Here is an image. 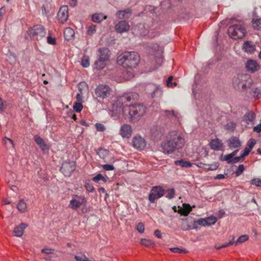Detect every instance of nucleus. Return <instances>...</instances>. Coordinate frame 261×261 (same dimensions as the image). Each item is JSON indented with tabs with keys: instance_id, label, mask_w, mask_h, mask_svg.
Masks as SVG:
<instances>
[{
	"instance_id": "obj_20",
	"label": "nucleus",
	"mask_w": 261,
	"mask_h": 261,
	"mask_svg": "<svg viewBox=\"0 0 261 261\" xmlns=\"http://www.w3.org/2000/svg\"><path fill=\"white\" fill-rule=\"evenodd\" d=\"M35 142L43 151L49 149V146L46 143L44 140L38 135L34 137Z\"/></svg>"
},
{
	"instance_id": "obj_10",
	"label": "nucleus",
	"mask_w": 261,
	"mask_h": 261,
	"mask_svg": "<svg viewBox=\"0 0 261 261\" xmlns=\"http://www.w3.org/2000/svg\"><path fill=\"white\" fill-rule=\"evenodd\" d=\"M196 224H197V221L191 217H188L181 219V228L184 231L196 229Z\"/></svg>"
},
{
	"instance_id": "obj_41",
	"label": "nucleus",
	"mask_w": 261,
	"mask_h": 261,
	"mask_svg": "<svg viewBox=\"0 0 261 261\" xmlns=\"http://www.w3.org/2000/svg\"><path fill=\"white\" fill-rule=\"evenodd\" d=\"M219 166V163L218 162H214L211 164H208V166L206 167V170L207 171H214L216 170L218 168Z\"/></svg>"
},
{
	"instance_id": "obj_2",
	"label": "nucleus",
	"mask_w": 261,
	"mask_h": 261,
	"mask_svg": "<svg viewBox=\"0 0 261 261\" xmlns=\"http://www.w3.org/2000/svg\"><path fill=\"white\" fill-rule=\"evenodd\" d=\"M138 98L139 95L135 92L123 95L112 105L109 114L112 117H119L120 115L127 116V111L128 110L127 102L137 100Z\"/></svg>"
},
{
	"instance_id": "obj_38",
	"label": "nucleus",
	"mask_w": 261,
	"mask_h": 261,
	"mask_svg": "<svg viewBox=\"0 0 261 261\" xmlns=\"http://www.w3.org/2000/svg\"><path fill=\"white\" fill-rule=\"evenodd\" d=\"M97 154L102 159H105L109 154L108 150L104 149H99L97 151Z\"/></svg>"
},
{
	"instance_id": "obj_26",
	"label": "nucleus",
	"mask_w": 261,
	"mask_h": 261,
	"mask_svg": "<svg viewBox=\"0 0 261 261\" xmlns=\"http://www.w3.org/2000/svg\"><path fill=\"white\" fill-rule=\"evenodd\" d=\"M241 143L237 137H232L228 140V146L230 148H238L240 146Z\"/></svg>"
},
{
	"instance_id": "obj_45",
	"label": "nucleus",
	"mask_w": 261,
	"mask_h": 261,
	"mask_svg": "<svg viewBox=\"0 0 261 261\" xmlns=\"http://www.w3.org/2000/svg\"><path fill=\"white\" fill-rule=\"evenodd\" d=\"M245 167L244 165H239V166L238 167V168L234 172L236 176H239L240 175H241L243 173Z\"/></svg>"
},
{
	"instance_id": "obj_33",
	"label": "nucleus",
	"mask_w": 261,
	"mask_h": 261,
	"mask_svg": "<svg viewBox=\"0 0 261 261\" xmlns=\"http://www.w3.org/2000/svg\"><path fill=\"white\" fill-rule=\"evenodd\" d=\"M65 38L67 40H70L74 38V31L70 28H67L64 31Z\"/></svg>"
},
{
	"instance_id": "obj_44",
	"label": "nucleus",
	"mask_w": 261,
	"mask_h": 261,
	"mask_svg": "<svg viewBox=\"0 0 261 261\" xmlns=\"http://www.w3.org/2000/svg\"><path fill=\"white\" fill-rule=\"evenodd\" d=\"M74 258L75 261H90L84 254H78L75 255Z\"/></svg>"
},
{
	"instance_id": "obj_57",
	"label": "nucleus",
	"mask_w": 261,
	"mask_h": 261,
	"mask_svg": "<svg viewBox=\"0 0 261 261\" xmlns=\"http://www.w3.org/2000/svg\"><path fill=\"white\" fill-rule=\"evenodd\" d=\"M95 127L96 130L99 132H103L106 129L105 126L103 124L98 123L95 124Z\"/></svg>"
},
{
	"instance_id": "obj_51",
	"label": "nucleus",
	"mask_w": 261,
	"mask_h": 261,
	"mask_svg": "<svg viewBox=\"0 0 261 261\" xmlns=\"http://www.w3.org/2000/svg\"><path fill=\"white\" fill-rule=\"evenodd\" d=\"M250 184L257 187H261V179L254 178L251 180Z\"/></svg>"
},
{
	"instance_id": "obj_55",
	"label": "nucleus",
	"mask_w": 261,
	"mask_h": 261,
	"mask_svg": "<svg viewBox=\"0 0 261 261\" xmlns=\"http://www.w3.org/2000/svg\"><path fill=\"white\" fill-rule=\"evenodd\" d=\"M85 187L88 191L90 192H93L94 191V188L91 183L86 182Z\"/></svg>"
},
{
	"instance_id": "obj_34",
	"label": "nucleus",
	"mask_w": 261,
	"mask_h": 261,
	"mask_svg": "<svg viewBox=\"0 0 261 261\" xmlns=\"http://www.w3.org/2000/svg\"><path fill=\"white\" fill-rule=\"evenodd\" d=\"M94 65L96 69L97 70H101L106 66V62L98 58V60L95 62Z\"/></svg>"
},
{
	"instance_id": "obj_53",
	"label": "nucleus",
	"mask_w": 261,
	"mask_h": 261,
	"mask_svg": "<svg viewBox=\"0 0 261 261\" xmlns=\"http://www.w3.org/2000/svg\"><path fill=\"white\" fill-rule=\"evenodd\" d=\"M236 127V124L233 122H230L225 125V128L228 130H233Z\"/></svg>"
},
{
	"instance_id": "obj_54",
	"label": "nucleus",
	"mask_w": 261,
	"mask_h": 261,
	"mask_svg": "<svg viewBox=\"0 0 261 261\" xmlns=\"http://www.w3.org/2000/svg\"><path fill=\"white\" fill-rule=\"evenodd\" d=\"M253 25L254 28L258 29L261 28V19H257L253 21Z\"/></svg>"
},
{
	"instance_id": "obj_7",
	"label": "nucleus",
	"mask_w": 261,
	"mask_h": 261,
	"mask_svg": "<svg viewBox=\"0 0 261 261\" xmlns=\"http://www.w3.org/2000/svg\"><path fill=\"white\" fill-rule=\"evenodd\" d=\"M28 35L34 40H40L45 36L44 28L40 25H36L30 28L27 32Z\"/></svg>"
},
{
	"instance_id": "obj_31",
	"label": "nucleus",
	"mask_w": 261,
	"mask_h": 261,
	"mask_svg": "<svg viewBox=\"0 0 261 261\" xmlns=\"http://www.w3.org/2000/svg\"><path fill=\"white\" fill-rule=\"evenodd\" d=\"M2 143L7 149H14V144L11 139L5 137L3 139Z\"/></svg>"
},
{
	"instance_id": "obj_61",
	"label": "nucleus",
	"mask_w": 261,
	"mask_h": 261,
	"mask_svg": "<svg viewBox=\"0 0 261 261\" xmlns=\"http://www.w3.org/2000/svg\"><path fill=\"white\" fill-rule=\"evenodd\" d=\"M47 43L50 44H51V45H54L56 44V39L55 38H53L50 36H48L47 37Z\"/></svg>"
},
{
	"instance_id": "obj_12",
	"label": "nucleus",
	"mask_w": 261,
	"mask_h": 261,
	"mask_svg": "<svg viewBox=\"0 0 261 261\" xmlns=\"http://www.w3.org/2000/svg\"><path fill=\"white\" fill-rule=\"evenodd\" d=\"M75 169V163L73 161L64 162L60 168V171L65 176H70Z\"/></svg>"
},
{
	"instance_id": "obj_16",
	"label": "nucleus",
	"mask_w": 261,
	"mask_h": 261,
	"mask_svg": "<svg viewBox=\"0 0 261 261\" xmlns=\"http://www.w3.org/2000/svg\"><path fill=\"white\" fill-rule=\"evenodd\" d=\"M133 146L137 149H143L146 146V142L143 138L140 136L134 137L132 141Z\"/></svg>"
},
{
	"instance_id": "obj_62",
	"label": "nucleus",
	"mask_w": 261,
	"mask_h": 261,
	"mask_svg": "<svg viewBox=\"0 0 261 261\" xmlns=\"http://www.w3.org/2000/svg\"><path fill=\"white\" fill-rule=\"evenodd\" d=\"M41 251L46 254H52L54 253V250L51 248H44Z\"/></svg>"
},
{
	"instance_id": "obj_43",
	"label": "nucleus",
	"mask_w": 261,
	"mask_h": 261,
	"mask_svg": "<svg viewBox=\"0 0 261 261\" xmlns=\"http://www.w3.org/2000/svg\"><path fill=\"white\" fill-rule=\"evenodd\" d=\"M249 239V237L246 235H242L240 236L235 242V245H238L239 243H242L246 241H247Z\"/></svg>"
},
{
	"instance_id": "obj_28",
	"label": "nucleus",
	"mask_w": 261,
	"mask_h": 261,
	"mask_svg": "<svg viewBox=\"0 0 261 261\" xmlns=\"http://www.w3.org/2000/svg\"><path fill=\"white\" fill-rule=\"evenodd\" d=\"M255 119V114L251 111H247L243 117V120L247 124L253 122Z\"/></svg>"
},
{
	"instance_id": "obj_29",
	"label": "nucleus",
	"mask_w": 261,
	"mask_h": 261,
	"mask_svg": "<svg viewBox=\"0 0 261 261\" xmlns=\"http://www.w3.org/2000/svg\"><path fill=\"white\" fill-rule=\"evenodd\" d=\"M152 49L154 50V51H157L160 55V56L158 58L156 62L159 64V66L161 65L163 62V59L161 57V55L163 51V48L162 47L159 46L157 44L153 45Z\"/></svg>"
},
{
	"instance_id": "obj_58",
	"label": "nucleus",
	"mask_w": 261,
	"mask_h": 261,
	"mask_svg": "<svg viewBox=\"0 0 261 261\" xmlns=\"http://www.w3.org/2000/svg\"><path fill=\"white\" fill-rule=\"evenodd\" d=\"M253 92L254 93V96L259 98L261 96V90L259 88H256L253 90Z\"/></svg>"
},
{
	"instance_id": "obj_47",
	"label": "nucleus",
	"mask_w": 261,
	"mask_h": 261,
	"mask_svg": "<svg viewBox=\"0 0 261 261\" xmlns=\"http://www.w3.org/2000/svg\"><path fill=\"white\" fill-rule=\"evenodd\" d=\"M73 109L77 113L80 112L83 109V106L81 102H75L73 106Z\"/></svg>"
},
{
	"instance_id": "obj_60",
	"label": "nucleus",
	"mask_w": 261,
	"mask_h": 261,
	"mask_svg": "<svg viewBox=\"0 0 261 261\" xmlns=\"http://www.w3.org/2000/svg\"><path fill=\"white\" fill-rule=\"evenodd\" d=\"M195 164L197 167H198L199 168H203L206 170V167L208 166V164H206L203 163L202 162H198V163H195Z\"/></svg>"
},
{
	"instance_id": "obj_5",
	"label": "nucleus",
	"mask_w": 261,
	"mask_h": 261,
	"mask_svg": "<svg viewBox=\"0 0 261 261\" xmlns=\"http://www.w3.org/2000/svg\"><path fill=\"white\" fill-rule=\"evenodd\" d=\"M252 84V80L247 75H239L233 80L234 87L238 90L245 89L247 87H250Z\"/></svg>"
},
{
	"instance_id": "obj_63",
	"label": "nucleus",
	"mask_w": 261,
	"mask_h": 261,
	"mask_svg": "<svg viewBox=\"0 0 261 261\" xmlns=\"http://www.w3.org/2000/svg\"><path fill=\"white\" fill-rule=\"evenodd\" d=\"M6 108L5 102H4L0 97V110L3 111L5 110Z\"/></svg>"
},
{
	"instance_id": "obj_22",
	"label": "nucleus",
	"mask_w": 261,
	"mask_h": 261,
	"mask_svg": "<svg viewBox=\"0 0 261 261\" xmlns=\"http://www.w3.org/2000/svg\"><path fill=\"white\" fill-rule=\"evenodd\" d=\"M27 227V225L24 223H22L19 225L16 226L13 231L14 235L17 237H21L23 234L24 230Z\"/></svg>"
},
{
	"instance_id": "obj_36",
	"label": "nucleus",
	"mask_w": 261,
	"mask_h": 261,
	"mask_svg": "<svg viewBox=\"0 0 261 261\" xmlns=\"http://www.w3.org/2000/svg\"><path fill=\"white\" fill-rule=\"evenodd\" d=\"M233 156L230 154H228L223 156L221 155L220 159L222 161H226L228 164H232V161L233 160Z\"/></svg>"
},
{
	"instance_id": "obj_30",
	"label": "nucleus",
	"mask_w": 261,
	"mask_h": 261,
	"mask_svg": "<svg viewBox=\"0 0 261 261\" xmlns=\"http://www.w3.org/2000/svg\"><path fill=\"white\" fill-rule=\"evenodd\" d=\"M107 17V16L103 13H95L92 15V20L94 22L100 23L103 20L106 19Z\"/></svg>"
},
{
	"instance_id": "obj_52",
	"label": "nucleus",
	"mask_w": 261,
	"mask_h": 261,
	"mask_svg": "<svg viewBox=\"0 0 261 261\" xmlns=\"http://www.w3.org/2000/svg\"><path fill=\"white\" fill-rule=\"evenodd\" d=\"M78 89L80 92H82L83 90H86L88 89L87 85L85 82H81L79 84Z\"/></svg>"
},
{
	"instance_id": "obj_24",
	"label": "nucleus",
	"mask_w": 261,
	"mask_h": 261,
	"mask_svg": "<svg viewBox=\"0 0 261 261\" xmlns=\"http://www.w3.org/2000/svg\"><path fill=\"white\" fill-rule=\"evenodd\" d=\"M243 49L245 52L251 54L255 50V46L253 42L246 41L243 44Z\"/></svg>"
},
{
	"instance_id": "obj_18",
	"label": "nucleus",
	"mask_w": 261,
	"mask_h": 261,
	"mask_svg": "<svg viewBox=\"0 0 261 261\" xmlns=\"http://www.w3.org/2000/svg\"><path fill=\"white\" fill-rule=\"evenodd\" d=\"M129 29V25L125 20L120 21L115 25L116 31L120 33L126 32Z\"/></svg>"
},
{
	"instance_id": "obj_56",
	"label": "nucleus",
	"mask_w": 261,
	"mask_h": 261,
	"mask_svg": "<svg viewBox=\"0 0 261 261\" xmlns=\"http://www.w3.org/2000/svg\"><path fill=\"white\" fill-rule=\"evenodd\" d=\"M137 230L140 233H143L144 231V226L141 222L139 223L136 226Z\"/></svg>"
},
{
	"instance_id": "obj_19",
	"label": "nucleus",
	"mask_w": 261,
	"mask_h": 261,
	"mask_svg": "<svg viewBox=\"0 0 261 261\" xmlns=\"http://www.w3.org/2000/svg\"><path fill=\"white\" fill-rule=\"evenodd\" d=\"M132 133L131 126L128 124H123L121 126L120 129V134L123 138H129Z\"/></svg>"
},
{
	"instance_id": "obj_35",
	"label": "nucleus",
	"mask_w": 261,
	"mask_h": 261,
	"mask_svg": "<svg viewBox=\"0 0 261 261\" xmlns=\"http://www.w3.org/2000/svg\"><path fill=\"white\" fill-rule=\"evenodd\" d=\"M175 164L177 166H180L182 167H192V164L190 162L184 161V160H180L175 161L174 162Z\"/></svg>"
},
{
	"instance_id": "obj_40",
	"label": "nucleus",
	"mask_w": 261,
	"mask_h": 261,
	"mask_svg": "<svg viewBox=\"0 0 261 261\" xmlns=\"http://www.w3.org/2000/svg\"><path fill=\"white\" fill-rule=\"evenodd\" d=\"M92 180L94 182L97 183H98L100 180H102L103 182H106L107 181L106 178L101 174H98L93 178Z\"/></svg>"
},
{
	"instance_id": "obj_42",
	"label": "nucleus",
	"mask_w": 261,
	"mask_h": 261,
	"mask_svg": "<svg viewBox=\"0 0 261 261\" xmlns=\"http://www.w3.org/2000/svg\"><path fill=\"white\" fill-rule=\"evenodd\" d=\"M138 34L141 36H146L147 34V30L144 29V27L143 24H140L138 28Z\"/></svg>"
},
{
	"instance_id": "obj_32",
	"label": "nucleus",
	"mask_w": 261,
	"mask_h": 261,
	"mask_svg": "<svg viewBox=\"0 0 261 261\" xmlns=\"http://www.w3.org/2000/svg\"><path fill=\"white\" fill-rule=\"evenodd\" d=\"M17 208L21 213H24L27 212V203L23 199H20L17 205Z\"/></svg>"
},
{
	"instance_id": "obj_25",
	"label": "nucleus",
	"mask_w": 261,
	"mask_h": 261,
	"mask_svg": "<svg viewBox=\"0 0 261 261\" xmlns=\"http://www.w3.org/2000/svg\"><path fill=\"white\" fill-rule=\"evenodd\" d=\"M131 13V10L130 9H127L124 10L118 11L116 13V16L119 19H123L129 17Z\"/></svg>"
},
{
	"instance_id": "obj_37",
	"label": "nucleus",
	"mask_w": 261,
	"mask_h": 261,
	"mask_svg": "<svg viewBox=\"0 0 261 261\" xmlns=\"http://www.w3.org/2000/svg\"><path fill=\"white\" fill-rule=\"evenodd\" d=\"M81 65L85 68H87L89 66L90 62L89 58L88 56H84L83 57L81 60Z\"/></svg>"
},
{
	"instance_id": "obj_46",
	"label": "nucleus",
	"mask_w": 261,
	"mask_h": 261,
	"mask_svg": "<svg viewBox=\"0 0 261 261\" xmlns=\"http://www.w3.org/2000/svg\"><path fill=\"white\" fill-rule=\"evenodd\" d=\"M169 249L173 252L178 253H186L188 251L184 249L177 248V247H172L170 248Z\"/></svg>"
},
{
	"instance_id": "obj_50",
	"label": "nucleus",
	"mask_w": 261,
	"mask_h": 261,
	"mask_svg": "<svg viewBox=\"0 0 261 261\" xmlns=\"http://www.w3.org/2000/svg\"><path fill=\"white\" fill-rule=\"evenodd\" d=\"M87 34L89 35H92L96 32L95 25H90L87 28Z\"/></svg>"
},
{
	"instance_id": "obj_3",
	"label": "nucleus",
	"mask_w": 261,
	"mask_h": 261,
	"mask_svg": "<svg viewBox=\"0 0 261 261\" xmlns=\"http://www.w3.org/2000/svg\"><path fill=\"white\" fill-rule=\"evenodd\" d=\"M140 62V56L135 51L125 52L117 58V63L127 70L135 68Z\"/></svg>"
},
{
	"instance_id": "obj_1",
	"label": "nucleus",
	"mask_w": 261,
	"mask_h": 261,
	"mask_svg": "<svg viewBox=\"0 0 261 261\" xmlns=\"http://www.w3.org/2000/svg\"><path fill=\"white\" fill-rule=\"evenodd\" d=\"M185 144V138L181 133L171 131L162 142L160 148L164 153L170 154L181 149Z\"/></svg>"
},
{
	"instance_id": "obj_13",
	"label": "nucleus",
	"mask_w": 261,
	"mask_h": 261,
	"mask_svg": "<svg viewBox=\"0 0 261 261\" xmlns=\"http://www.w3.org/2000/svg\"><path fill=\"white\" fill-rule=\"evenodd\" d=\"M145 91L152 97L160 96L162 94L160 87L153 84H147L145 87Z\"/></svg>"
},
{
	"instance_id": "obj_17",
	"label": "nucleus",
	"mask_w": 261,
	"mask_h": 261,
	"mask_svg": "<svg viewBox=\"0 0 261 261\" xmlns=\"http://www.w3.org/2000/svg\"><path fill=\"white\" fill-rule=\"evenodd\" d=\"M217 219L214 216L207 217L205 219L200 218L197 221V224L203 226L214 225L217 222Z\"/></svg>"
},
{
	"instance_id": "obj_14",
	"label": "nucleus",
	"mask_w": 261,
	"mask_h": 261,
	"mask_svg": "<svg viewBox=\"0 0 261 261\" xmlns=\"http://www.w3.org/2000/svg\"><path fill=\"white\" fill-rule=\"evenodd\" d=\"M245 67L247 71L254 73L260 69V65L256 60H248L245 63Z\"/></svg>"
},
{
	"instance_id": "obj_15",
	"label": "nucleus",
	"mask_w": 261,
	"mask_h": 261,
	"mask_svg": "<svg viewBox=\"0 0 261 261\" xmlns=\"http://www.w3.org/2000/svg\"><path fill=\"white\" fill-rule=\"evenodd\" d=\"M68 8L67 5L61 7L58 13V18L61 23H64L68 18Z\"/></svg>"
},
{
	"instance_id": "obj_23",
	"label": "nucleus",
	"mask_w": 261,
	"mask_h": 261,
	"mask_svg": "<svg viewBox=\"0 0 261 261\" xmlns=\"http://www.w3.org/2000/svg\"><path fill=\"white\" fill-rule=\"evenodd\" d=\"M99 52V59L103 60L106 62L109 60L110 58V51L106 48H100L98 50Z\"/></svg>"
},
{
	"instance_id": "obj_21",
	"label": "nucleus",
	"mask_w": 261,
	"mask_h": 261,
	"mask_svg": "<svg viewBox=\"0 0 261 261\" xmlns=\"http://www.w3.org/2000/svg\"><path fill=\"white\" fill-rule=\"evenodd\" d=\"M210 146L214 150H221L222 149L223 143L220 140L216 138L211 141Z\"/></svg>"
},
{
	"instance_id": "obj_59",
	"label": "nucleus",
	"mask_w": 261,
	"mask_h": 261,
	"mask_svg": "<svg viewBox=\"0 0 261 261\" xmlns=\"http://www.w3.org/2000/svg\"><path fill=\"white\" fill-rule=\"evenodd\" d=\"M102 168L104 170L107 171H110L114 169V167L113 165L109 164L103 165Z\"/></svg>"
},
{
	"instance_id": "obj_4",
	"label": "nucleus",
	"mask_w": 261,
	"mask_h": 261,
	"mask_svg": "<svg viewBox=\"0 0 261 261\" xmlns=\"http://www.w3.org/2000/svg\"><path fill=\"white\" fill-rule=\"evenodd\" d=\"M145 112L146 108L142 105H128L127 116H128L132 121H137L145 114Z\"/></svg>"
},
{
	"instance_id": "obj_9",
	"label": "nucleus",
	"mask_w": 261,
	"mask_h": 261,
	"mask_svg": "<svg viewBox=\"0 0 261 261\" xmlns=\"http://www.w3.org/2000/svg\"><path fill=\"white\" fill-rule=\"evenodd\" d=\"M164 194V190L161 186L153 187L148 196V200L150 203L154 202L156 199H159Z\"/></svg>"
},
{
	"instance_id": "obj_11",
	"label": "nucleus",
	"mask_w": 261,
	"mask_h": 261,
	"mask_svg": "<svg viewBox=\"0 0 261 261\" xmlns=\"http://www.w3.org/2000/svg\"><path fill=\"white\" fill-rule=\"evenodd\" d=\"M111 91V89L107 85L101 84L98 85L95 89V93L97 97L102 99L108 97Z\"/></svg>"
},
{
	"instance_id": "obj_39",
	"label": "nucleus",
	"mask_w": 261,
	"mask_h": 261,
	"mask_svg": "<svg viewBox=\"0 0 261 261\" xmlns=\"http://www.w3.org/2000/svg\"><path fill=\"white\" fill-rule=\"evenodd\" d=\"M256 140L254 139H250L247 142V147H246V148L250 151L254 147V146L255 145V144H256Z\"/></svg>"
},
{
	"instance_id": "obj_64",
	"label": "nucleus",
	"mask_w": 261,
	"mask_h": 261,
	"mask_svg": "<svg viewBox=\"0 0 261 261\" xmlns=\"http://www.w3.org/2000/svg\"><path fill=\"white\" fill-rule=\"evenodd\" d=\"M253 130L257 133L261 132V123H259L257 125L254 127Z\"/></svg>"
},
{
	"instance_id": "obj_48",
	"label": "nucleus",
	"mask_w": 261,
	"mask_h": 261,
	"mask_svg": "<svg viewBox=\"0 0 261 261\" xmlns=\"http://www.w3.org/2000/svg\"><path fill=\"white\" fill-rule=\"evenodd\" d=\"M175 196V190L174 189H170L167 190L166 197L168 199H172Z\"/></svg>"
},
{
	"instance_id": "obj_49",
	"label": "nucleus",
	"mask_w": 261,
	"mask_h": 261,
	"mask_svg": "<svg viewBox=\"0 0 261 261\" xmlns=\"http://www.w3.org/2000/svg\"><path fill=\"white\" fill-rule=\"evenodd\" d=\"M140 244L142 245L148 247L152 245L153 243L151 240L146 239H142L140 240Z\"/></svg>"
},
{
	"instance_id": "obj_8",
	"label": "nucleus",
	"mask_w": 261,
	"mask_h": 261,
	"mask_svg": "<svg viewBox=\"0 0 261 261\" xmlns=\"http://www.w3.org/2000/svg\"><path fill=\"white\" fill-rule=\"evenodd\" d=\"M86 198L84 196L73 195V198L70 200L68 207L72 210H76L83 204H86Z\"/></svg>"
},
{
	"instance_id": "obj_27",
	"label": "nucleus",
	"mask_w": 261,
	"mask_h": 261,
	"mask_svg": "<svg viewBox=\"0 0 261 261\" xmlns=\"http://www.w3.org/2000/svg\"><path fill=\"white\" fill-rule=\"evenodd\" d=\"M183 207H180L179 210L177 212L182 215L188 216V214L192 211V207L189 204L184 203L182 204Z\"/></svg>"
},
{
	"instance_id": "obj_6",
	"label": "nucleus",
	"mask_w": 261,
	"mask_h": 261,
	"mask_svg": "<svg viewBox=\"0 0 261 261\" xmlns=\"http://www.w3.org/2000/svg\"><path fill=\"white\" fill-rule=\"evenodd\" d=\"M228 34L233 39H241L245 36L246 30L242 25L234 24L229 27Z\"/></svg>"
}]
</instances>
